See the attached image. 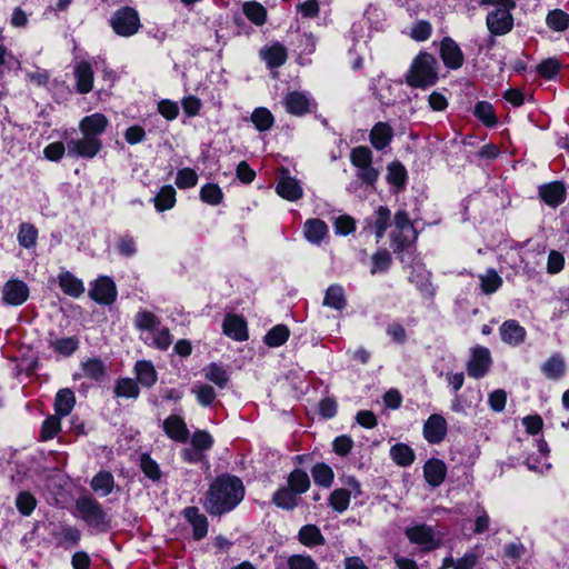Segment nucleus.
I'll use <instances>...</instances> for the list:
<instances>
[{
	"instance_id": "1",
	"label": "nucleus",
	"mask_w": 569,
	"mask_h": 569,
	"mask_svg": "<svg viewBox=\"0 0 569 569\" xmlns=\"http://www.w3.org/2000/svg\"><path fill=\"white\" fill-rule=\"evenodd\" d=\"M244 497L240 478L230 475L217 477L206 492L203 508L214 516L233 510Z\"/></svg>"
},
{
	"instance_id": "2",
	"label": "nucleus",
	"mask_w": 569,
	"mask_h": 569,
	"mask_svg": "<svg viewBox=\"0 0 569 569\" xmlns=\"http://www.w3.org/2000/svg\"><path fill=\"white\" fill-rule=\"evenodd\" d=\"M438 80V61L428 52H420L411 62L406 82L415 88L433 86Z\"/></svg>"
},
{
	"instance_id": "3",
	"label": "nucleus",
	"mask_w": 569,
	"mask_h": 569,
	"mask_svg": "<svg viewBox=\"0 0 569 569\" xmlns=\"http://www.w3.org/2000/svg\"><path fill=\"white\" fill-rule=\"evenodd\" d=\"M76 506L81 519L89 526L101 531L109 529L110 520L98 501L84 497L79 499Z\"/></svg>"
},
{
	"instance_id": "4",
	"label": "nucleus",
	"mask_w": 569,
	"mask_h": 569,
	"mask_svg": "<svg viewBox=\"0 0 569 569\" xmlns=\"http://www.w3.org/2000/svg\"><path fill=\"white\" fill-rule=\"evenodd\" d=\"M110 23L113 31L121 37H131L141 27L138 12L130 7L117 10L111 17Z\"/></svg>"
},
{
	"instance_id": "5",
	"label": "nucleus",
	"mask_w": 569,
	"mask_h": 569,
	"mask_svg": "<svg viewBox=\"0 0 569 569\" xmlns=\"http://www.w3.org/2000/svg\"><path fill=\"white\" fill-rule=\"evenodd\" d=\"M102 149L101 139L81 134L67 140V153L72 158L93 159Z\"/></svg>"
},
{
	"instance_id": "6",
	"label": "nucleus",
	"mask_w": 569,
	"mask_h": 569,
	"mask_svg": "<svg viewBox=\"0 0 569 569\" xmlns=\"http://www.w3.org/2000/svg\"><path fill=\"white\" fill-rule=\"evenodd\" d=\"M515 3L509 6L499 7L490 11L487 16L486 23L488 30L495 36H503L511 31L513 27V18L510 10Z\"/></svg>"
},
{
	"instance_id": "7",
	"label": "nucleus",
	"mask_w": 569,
	"mask_h": 569,
	"mask_svg": "<svg viewBox=\"0 0 569 569\" xmlns=\"http://www.w3.org/2000/svg\"><path fill=\"white\" fill-rule=\"evenodd\" d=\"M410 542L419 545L425 551H430L441 545L440 537L427 525L409 527L405 531Z\"/></svg>"
},
{
	"instance_id": "8",
	"label": "nucleus",
	"mask_w": 569,
	"mask_h": 569,
	"mask_svg": "<svg viewBox=\"0 0 569 569\" xmlns=\"http://www.w3.org/2000/svg\"><path fill=\"white\" fill-rule=\"evenodd\" d=\"M491 362V356L488 348H473L470 360L467 363V372L469 377L475 379L482 378L489 371Z\"/></svg>"
},
{
	"instance_id": "9",
	"label": "nucleus",
	"mask_w": 569,
	"mask_h": 569,
	"mask_svg": "<svg viewBox=\"0 0 569 569\" xmlns=\"http://www.w3.org/2000/svg\"><path fill=\"white\" fill-rule=\"evenodd\" d=\"M277 193L289 201H297L303 196V190L298 180L292 178L288 170H282L276 186Z\"/></svg>"
},
{
	"instance_id": "10",
	"label": "nucleus",
	"mask_w": 569,
	"mask_h": 569,
	"mask_svg": "<svg viewBox=\"0 0 569 569\" xmlns=\"http://www.w3.org/2000/svg\"><path fill=\"white\" fill-rule=\"evenodd\" d=\"M90 297L101 305H111L117 298L114 282L108 277L99 278L90 289Z\"/></svg>"
},
{
	"instance_id": "11",
	"label": "nucleus",
	"mask_w": 569,
	"mask_h": 569,
	"mask_svg": "<svg viewBox=\"0 0 569 569\" xmlns=\"http://www.w3.org/2000/svg\"><path fill=\"white\" fill-rule=\"evenodd\" d=\"M109 124L108 118L100 112L87 116L79 122V130L81 134L90 138L100 139Z\"/></svg>"
},
{
	"instance_id": "12",
	"label": "nucleus",
	"mask_w": 569,
	"mask_h": 569,
	"mask_svg": "<svg viewBox=\"0 0 569 569\" xmlns=\"http://www.w3.org/2000/svg\"><path fill=\"white\" fill-rule=\"evenodd\" d=\"M447 435V421L438 413L431 415L423 425V437L429 443H440Z\"/></svg>"
},
{
	"instance_id": "13",
	"label": "nucleus",
	"mask_w": 569,
	"mask_h": 569,
	"mask_svg": "<svg viewBox=\"0 0 569 569\" xmlns=\"http://www.w3.org/2000/svg\"><path fill=\"white\" fill-rule=\"evenodd\" d=\"M3 301L10 306H20L29 297L28 286L20 280L8 281L2 289Z\"/></svg>"
},
{
	"instance_id": "14",
	"label": "nucleus",
	"mask_w": 569,
	"mask_h": 569,
	"mask_svg": "<svg viewBox=\"0 0 569 569\" xmlns=\"http://www.w3.org/2000/svg\"><path fill=\"white\" fill-rule=\"evenodd\" d=\"M393 223L396 230L399 231V234L392 232V239L398 243V247H402L416 238L413 227L405 211H398L396 213Z\"/></svg>"
},
{
	"instance_id": "15",
	"label": "nucleus",
	"mask_w": 569,
	"mask_h": 569,
	"mask_svg": "<svg viewBox=\"0 0 569 569\" xmlns=\"http://www.w3.org/2000/svg\"><path fill=\"white\" fill-rule=\"evenodd\" d=\"M567 189L561 181H553L539 187V196L550 207H558L566 200Z\"/></svg>"
},
{
	"instance_id": "16",
	"label": "nucleus",
	"mask_w": 569,
	"mask_h": 569,
	"mask_svg": "<svg viewBox=\"0 0 569 569\" xmlns=\"http://www.w3.org/2000/svg\"><path fill=\"white\" fill-rule=\"evenodd\" d=\"M503 342L510 346L521 345L527 336L526 329L517 320H506L499 328Z\"/></svg>"
},
{
	"instance_id": "17",
	"label": "nucleus",
	"mask_w": 569,
	"mask_h": 569,
	"mask_svg": "<svg viewBox=\"0 0 569 569\" xmlns=\"http://www.w3.org/2000/svg\"><path fill=\"white\" fill-rule=\"evenodd\" d=\"M440 53L443 63L450 69H458L463 63V54L457 42L451 38H445L441 41Z\"/></svg>"
},
{
	"instance_id": "18",
	"label": "nucleus",
	"mask_w": 569,
	"mask_h": 569,
	"mask_svg": "<svg viewBox=\"0 0 569 569\" xmlns=\"http://www.w3.org/2000/svg\"><path fill=\"white\" fill-rule=\"evenodd\" d=\"M447 475V466L440 459H430L423 466L426 481L432 487H439Z\"/></svg>"
},
{
	"instance_id": "19",
	"label": "nucleus",
	"mask_w": 569,
	"mask_h": 569,
	"mask_svg": "<svg viewBox=\"0 0 569 569\" xmlns=\"http://www.w3.org/2000/svg\"><path fill=\"white\" fill-rule=\"evenodd\" d=\"M261 58L269 68H278L282 66L288 58L287 49L280 42H273L260 50Z\"/></svg>"
},
{
	"instance_id": "20",
	"label": "nucleus",
	"mask_w": 569,
	"mask_h": 569,
	"mask_svg": "<svg viewBox=\"0 0 569 569\" xmlns=\"http://www.w3.org/2000/svg\"><path fill=\"white\" fill-rule=\"evenodd\" d=\"M311 106V99L303 92L292 91L284 98L286 110L295 116L307 113Z\"/></svg>"
},
{
	"instance_id": "21",
	"label": "nucleus",
	"mask_w": 569,
	"mask_h": 569,
	"mask_svg": "<svg viewBox=\"0 0 569 569\" xmlns=\"http://www.w3.org/2000/svg\"><path fill=\"white\" fill-rule=\"evenodd\" d=\"M223 332L237 341H243L248 338L246 321L236 315H227L222 323Z\"/></svg>"
},
{
	"instance_id": "22",
	"label": "nucleus",
	"mask_w": 569,
	"mask_h": 569,
	"mask_svg": "<svg viewBox=\"0 0 569 569\" xmlns=\"http://www.w3.org/2000/svg\"><path fill=\"white\" fill-rule=\"evenodd\" d=\"M163 430L169 438L179 442H184L189 436L187 425L179 416L168 417L163 421Z\"/></svg>"
},
{
	"instance_id": "23",
	"label": "nucleus",
	"mask_w": 569,
	"mask_h": 569,
	"mask_svg": "<svg viewBox=\"0 0 569 569\" xmlns=\"http://www.w3.org/2000/svg\"><path fill=\"white\" fill-rule=\"evenodd\" d=\"M183 516L192 526L193 537L202 539L208 532V520L204 515L199 512L197 507H188L183 510Z\"/></svg>"
},
{
	"instance_id": "24",
	"label": "nucleus",
	"mask_w": 569,
	"mask_h": 569,
	"mask_svg": "<svg viewBox=\"0 0 569 569\" xmlns=\"http://www.w3.org/2000/svg\"><path fill=\"white\" fill-rule=\"evenodd\" d=\"M393 137L392 128L386 122H378L370 131V142L377 150H382L389 146Z\"/></svg>"
},
{
	"instance_id": "25",
	"label": "nucleus",
	"mask_w": 569,
	"mask_h": 569,
	"mask_svg": "<svg viewBox=\"0 0 569 569\" xmlns=\"http://www.w3.org/2000/svg\"><path fill=\"white\" fill-rule=\"evenodd\" d=\"M76 406V396L74 392L69 389H60L54 398V413L59 417H67L71 413L72 409Z\"/></svg>"
},
{
	"instance_id": "26",
	"label": "nucleus",
	"mask_w": 569,
	"mask_h": 569,
	"mask_svg": "<svg viewBox=\"0 0 569 569\" xmlns=\"http://www.w3.org/2000/svg\"><path fill=\"white\" fill-rule=\"evenodd\" d=\"M303 234L312 244H320L328 234V227L320 219H308L303 226Z\"/></svg>"
},
{
	"instance_id": "27",
	"label": "nucleus",
	"mask_w": 569,
	"mask_h": 569,
	"mask_svg": "<svg viewBox=\"0 0 569 569\" xmlns=\"http://www.w3.org/2000/svg\"><path fill=\"white\" fill-rule=\"evenodd\" d=\"M77 78V90L80 93H88L93 87V71L91 64L87 61L79 62L74 68Z\"/></svg>"
},
{
	"instance_id": "28",
	"label": "nucleus",
	"mask_w": 569,
	"mask_h": 569,
	"mask_svg": "<svg viewBox=\"0 0 569 569\" xmlns=\"http://www.w3.org/2000/svg\"><path fill=\"white\" fill-rule=\"evenodd\" d=\"M61 290L73 298L80 297L84 292L83 282L69 271H63L58 277Z\"/></svg>"
},
{
	"instance_id": "29",
	"label": "nucleus",
	"mask_w": 569,
	"mask_h": 569,
	"mask_svg": "<svg viewBox=\"0 0 569 569\" xmlns=\"http://www.w3.org/2000/svg\"><path fill=\"white\" fill-rule=\"evenodd\" d=\"M541 370L548 379L558 380L565 373V360L561 355L555 353L542 363Z\"/></svg>"
},
{
	"instance_id": "30",
	"label": "nucleus",
	"mask_w": 569,
	"mask_h": 569,
	"mask_svg": "<svg viewBox=\"0 0 569 569\" xmlns=\"http://www.w3.org/2000/svg\"><path fill=\"white\" fill-rule=\"evenodd\" d=\"M138 381L147 388L152 387L157 382V372L150 361L141 360L134 366Z\"/></svg>"
},
{
	"instance_id": "31",
	"label": "nucleus",
	"mask_w": 569,
	"mask_h": 569,
	"mask_svg": "<svg viewBox=\"0 0 569 569\" xmlns=\"http://www.w3.org/2000/svg\"><path fill=\"white\" fill-rule=\"evenodd\" d=\"M91 488L101 497L110 495L114 487V478L109 471H100L91 480Z\"/></svg>"
},
{
	"instance_id": "32",
	"label": "nucleus",
	"mask_w": 569,
	"mask_h": 569,
	"mask_svg": "<svg viewBox=\"0 0 569 569\" xmlns=\"http://www.w3.org/2000/svg\"><path fill=\"white\" fill-rule=\"evenodd\" d=\"M347 305L345 291L339 284H331L327 290L323 298V306L335 310H342Z\"/></svg>"
},
{
	"instance_id": "33",
	"label": "nucleus",
	"mask_w": 569,
	"mask_h": 569,
	"mask_svg": "<svg viewBox=\"0 0 569 569\" xmlns=\"http://www.w3.org/2000/svg\"><path fill=\"white\" fill-rule=\"evenodd\" d=\"M299 541L307 547L321 546L325 538L319 528L315 525H306L301 527L298 533Z\"/></svg>"
},
{
	"instance_id": "34",
	"label": "nucleus",
	"mask_w": 569,
	"mask_h": 569,
	"mask_svg": "<svg viewBox=\"0 0 569 569\" xmlns=\"http://www.w3.org/2000/svg\"><path fill=\"white\" fill-rule=\"evenodd\" d=\"M480 281L481 291L485 295L495 293L502 286V278L495 269H488L486 272L478 276Z\"/></svg>"
},
{
	"instance_id": "35",
	"label": "nucleus",
	"mask_w": 569,
	"mask_h": 569,
	"mask_svg": "<svg viewBox=\"0 0 569 569\" xmlns=\"http://www.w3.org/2000/svg\"><path fill=\"white\" fill-rule=\"evenodd\" d=\"M154 207L158 211L170 210L176 204V190L172 186H163L153 198Z\"/></svg>"
},
{
	"instance_id": "36",
	"label": "nucleus",
	"mask_w": 569,
	"mask_h": 569,
	"mask_svg": "<svg viewBox=\"0 0 569 569\" xmlns=\"http://www.w3.org/2000/svg\"><path fill=\"white\" fill-rule=\"evenodd\" d=\"M204 378L214 383L220 389L224 388L229 381L227 371L217 363H210L202 369Z\"/></svg>"
},
{
	"instance_id": "37",
	"label": "nucleus",
	"mask_w": 569,
	"mask_h": 569,
	"mask_svg": "<svg viewBox=\"0 0 569 569\" xmlns=\"http://www.w3.org/2000/svg\"><path fill=\"white\" fill-rule=\"evenodd\" d=\"M191 393L202 407H209L217 397L213 387L202 382H196L191 388Z\"/></svg>"
},
{
	"instance_id": "38",
	"label": "nucleus",
	"mask_w": 569,
	"mask_h": 569,
	"mask_svg": "<svg viewBox=\"0 0 569 569\" xmlns=\"http://www.w3.org/2000/svg\"><path fill=\"white\" fill-rule=\"evenodd\" d=\"M310 487V479L306 471L293 470L288 477V488L298 496L306 492Z\"/></svg>"
},
{
	"instance_id": "39",
	"label": "nucleus",
	"mask_w": 569,
	"mask_h": 569,
	"mask_svg": "<svg viewBox=\"0 0 569 569\" xmlns=\"http://www.w3.org/2000/svg\"><path fill=\"white\" fill-rule=\"evenodd\" d=\"M244 16L254 24L261 26L266 22L267 11L262 4L256 1L244 2L242 6Z\"/></svg>"
},
{
	"instance_id": "40",
	"label": "nucleus",
	"mask_w": 569,
	"mask_h": 569,
	"mask_svg": "<svg viewBox=\"0 0 569 569\" xmlns=\"http://www.w3.org/2000/svg\"><path fill=\"white\" fill-rule=\"evenodd\" d=\"M50 347L61 356H71L79 347V340L76 337H64L50 341Z\"/></svg>"
},
{
	"instance_id": "41",
	"label": "nucleus",
	"mask_w": 569,
	"mask_h": 569,
	"mask_svg": "<svg viewBox=\"0 0 569 569\" xmlns=\"http://www.w3.org/2000/svg\"><path fill=\"white\" fill-rule=\"evenodd\" d=\"M546 23L553 31H565L569 27V14L560 9H555L547 14Z\"/></svg>"
},
{
	"instance_id": "42",
	"label": "nucleus",
	"mask_w": 569,
	"mask_h": 569,
	"mask_svg": "<svg viewBox=\"0 0 569 569\" xmlns=\"http://www.w3.org/2000/svg\"><path fill=\"white\" fill-rule=\"evenodd\" d=\"M390 456L392 460L400 466H409L415 459L412 449L403 443H397L391 447Z\"/></svg>"
},
{
	"instance_id": "43",
	"label": "nucleus",
	"mask_w": 569,
	"mask_h": 569,
	"mask_svg": "<svg viewBox=\"0 0 569 569\" xmlns=\"http://www.w3.org/2000/svg\"><path fill=\"white\" fill-rule=\"evenodd\" d=\"M289 333V329L286 326H274L264 336V342L272 348L280 347L288 340Z\"/></svg>"
},
{
	"instance_id": "44",
	"label": "nucleus",
	"mask_w": 569,
	"mask_h": 569,
	"mask_svg": "<svg viewBox=\"0 0 569 569\" xmlns=\"http://www.w3.org/2000/svg\"><path fill=\"white\" fill-rule=\"evenodd\" d=\"M273 502L282 509H293L298 503V495L289 488H280L273 495Z\"/></svg>"
},
{
	"instance_id": "45",
	"label": "nucleus",
	"mask_w": 569,
	"mask_h": 569,
	"mask_svg": "<svg viewBox=\"0 0 569 569\" xmlns=\"http://www.w3.org/2000/svg\"><path fill=\"white\" fill-rule=\"evenodd\" d=\"M61 419L62 417L54 413L42 422L40 437L43 441L53 439L60 432Z\"/></svg>"
},
{
	"instance_id": "46",
	"label": "nucleus",
	"mask_w": 569,
	"mask_h": 569,
	"mask_svg": "<svg viewBox=\"0 0 569 569\" xmlns=\"http://www.w3.org/2000/svg\"><path fill=\"white\" fill-rule=\"evenodd\" d=\"M38 230L31 223L24 222L20 224L18 241L23 248H32L37 243Z\"/></svg>"
},
{
	"instance_id": "47",
	"label": "nucleus",
	"mask_w": 569,
	"mask_h": 569,
	"mask_svg": "<svg viewBox=\"0 0 569 569\" xmlns=\"http://www.w3.org/2000/svg\"><path fill=\"white\" fill-rule=\"evenodd\" d=\"M114 393L117 397L137 398L139 396V387L131 378H122L117 381Z\"/></svg>"
},
{
	"instance_id": "48",
	"label": "nucleus",
	"mask_w": 569,
	"mask_h": 569,
	"mask_svg": "<svg viewBox=\"0 0 569 569\" xmlns=\"http://www.w3.org/2000/svg\"><path fill=\"white\" fill-rule=\"evenodd\" d=\"M251 121L259 131H266L273 124V116L266 108H257L251 114Z\"/></svg>"
},
{
	"instance_id": "49",
	"label": "nucleus",
	"mask_w": 569,
	"mask_h": 569,
	"mask_svg": "<svg viewBox=\"0 0 569 569\" xmlns=\"http://www.w3.org/2000/svg\"><path fill=\"white\" fill-rule=\"evenodd\" d=\"M223 193L218 184L207 183L200 189V198L203 202L217 206L221 202Z\"/></svg>"
},
{
	"instance_id": "50",
	"label": "nucleus",
	"mask_w": 569,
	"mask_h": 569,
	"mask_svg": "<svg viewBox=\"0 0 569 569\" xmlns=\"http://www.w3.org/2000/svg\"><path fill=\"white\" fill-rule=\"evenodd\" d=\"M311 475L317 485L327 488L330 487L333 481V471L329 466L325 463L316 465L311 470Z\"/></svg>"
},
{
	"instance_id": "51",
	"label": "nucleus",
	"mask_w": 569,
	"mask_h": 569,
	"mask_svg": "<svg viewBox=\"0 0 569 569\" xmlns=\"http://www.w3.org/2000/svg\"><path fill=\"white\" fill-rule=\"evenodd\" d=\"M174 182L179 189L193 188L198 183V174L191 168H182L178 170Z\"/></svg>"
},
{
	"instance_id": "52",
	"label": "nucleus",
	"mask_w": 569,
	"mask_h": 569,
	"mask_svg": "<svg viewBox=\"0 0 569 569\" xmlns=\"http://www.w3.org/2000/svg\"><path fill=\"white\" fill-rule=\"evenodd\" d=\"M82 370L88 378L93 380H100L106 373L103 362L97 358L88 359L82 362Z\"/></svg>"
},
{
	"instance_id": "53",
	"label": "nucleus",
	"mask_w": 569,
	"mask_h": 569,
	"mask_svg": "<svg viewBox=\"0 0 569 569\" xmlns=\"http://www.w3.org/2000/svg\"><path fill=\"white\" fill-rule=\"evenodd\" d=\"M133 322H134V327L140 332H142L146 329L153 327L156 325H160L159 318L154 313H152L148 310L138 311L134 316Z\"/></svg>"
},
{
	"instance_id": "54",
	"label": "nucleus",
	"mask_w": 569,
	"mask_h": 569,
	"mask_svg": "<svg viewBox=\"0 0 569 569\" xmlns=\"http://www.w3.org/2000/svg\"><path fill=\"white\" fill-rule=\"evenodd\" d=\"M475 116L486 126H493L497 122L493 107L486 101H480L476 104Z\"/></svg>"
},
{
	"instance_id": "55",
	"label": "nucleus",
	"mask_w": 569,
	"mask_h": 569,
	"mask_svg": "<svg viewBox=\"0 0 569 569\" xmlns=\"http://www.w3.org/2000/svg\"><path fill=\"white\" fill-rule=\"evenodd\" d=\"M37 506V500L28 491L20 492L16 498V507L23 516H30Z\"/></svg>"
},
{
	"instance_id": "56",
	"label": "nucleus",
	"mask_w": 569,
	"mask_h": 569,
	"mask_svg": "<svg viewBox=\"0 0 569 569\" xmlns=\"http://www.w3.org/2000/svg\"><path fill=\"white\" fill-rule=\"evenodd\" d=\"M350 160L356 168L372 164V152L368 147H357L352 149Z\"/></svg>"
},
{
	"instance_id": "57",
	"label": "nucleus",
	"mask_w": 569,
	"mask_h": 569,
	"mask_svg": "<svg viewBox=\"0 0 569 569\" xmlns=\"http://www.w3.org/2000/svg\"><path fill=\"white\" fill-rule=\"evenodd\" d=\"M172 343V338L169 332V329L166 327H161L147 342L148 346L158 348L160 350H166Z\"/></svg>"
},
{
	"instance_id": "58",
	"label": "nucleus",
	"mask_w": 569,
	"mask_h": 569,
	"mask_svg": "<svg viewBox=\"0 0 569 569\" xmlns=\"http://www.w3.org/2000/svg\"><path fill=\"white\" fill-rule=\"evenodd\" d=\"M391 264V256L387 250H380L372 256L371 273L386 272Z\"/></svg>"
},
{
	"instance_id": "59",
	"label": "nucleus",
	"mask_w": 569,
	"mask_h": 569,
	"mask_svg": "<svg viewBox=\"0 0 569 569\" xmlns=\"http://www.w3.org/2000/svg\"><path fill=\"white\" fill-rule=\"evenodd\" d=\"M350 502V493L346 489H336L330 495V506L338 512L345 511Z\"/></svg>"
},
{
	"instance_id": "60",
	"label": "nucleus",
	"mask_w": 569,
	"mask_h": 569,
	"mask_svg": "<svg viewBox=\"0 0 569 569\" xmlns=\"http://www.w3.org/2000/svg\"><path fill=\"white\" fill-rule=\"evenodd\" d=\"M377 218L375 221L376 237L377 239H381L383 237L385 231L387 230L390 221V210L386 207H379L376 211Z\"/></svg>"
},
{
	"instance_id": "61",
	"label": "nucleus",
	"mask_w": 569,
	"mask_h": 569,
	"mask_svg": "<svg viewBox=\"0 0 569 569\" xmlns=\"http://www.w3.org/2000/svg\"><path fill=\"white\" fill-rule=\"evenodd\" d=\"M387 180L390 184L402 186L406 181V169L399 162H392L388 166Z\"/></svg>"
},
{
	"instance_id": "62",
	"label": "nucleus",
	"mask_w": 569,
	"mask_h": 569,
	"mask_svg": "<svg viewBox=\"0 0 569 569\" xmlns=\"http://www.w3.org/2000/svg\"><path fill=\"white\" fill-rule=\"evenodd\" d=\"M80 536V531L77 528L66 526L61 528L59 540L62 546L69 548L78 543Z\"/></svg>"
},
{
	"instance_id": "63",
	"label": "nucleus",
	"mask_w": 569,
	"mask_h": 569,
	"mask_svg": "<svg viewBox=\"0 0 569 569\" xmlns=\"http://www.w3.org/2000/svg\"><path fill=\"white\" fill-rule=\"evenodd\" d=\"M289 569H318L317 563L309 556L295 555L288 559Z\"/></svg>"
},
{
	"instance_id": "64",
	"label": "nucleus",
	"mask_w": 569,
	"mask_h": 569,
	"mask_svg": "<svg viewBox=\"0 0 569 569\" xmlns=\"http://www.w3.org/2000/svg\"><path fill=\"white\" fill-rule=\"evenodd\" d=\"M191 443L199 451L209 450L213 445V439L207 431L199 430L193 433Z\"/></svg>"
}]
</instances>
